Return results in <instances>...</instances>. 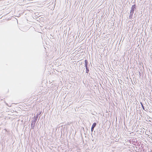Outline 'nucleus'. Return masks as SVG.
I'll list each match as a JSON object with an SVG mask.
<instances>
[{
  "instance_id": "nucleus-2",
  "label": "nucleus",
  "mask_w": 152,
  "mask_h": 152,
  "mask_svg": "<svg viewBox=\"0 0 152 152\" xmlns=\"http://www.w3.org/2000/svg\"><path fill=\"white\" fill-rule=\"evenodd\" d=\"M88 61L87 60H85V66L86 67V68H88Z\"/></svg>"
},
{
  "instance_id": "nucleus-7",
  "label": "nucleus",
  "mask_w": 152,
  "mask_h": 152,
  "mask_svg": "<svg viewBox=\"0 0 152 152\" xmlns=\"http://www.w3.org/2000/svg\"><path fill=\"white\" fill-rule=\"evenodd\" d=\"M140 104H141V106H142V107L143 109L144 110H145V107H144V106H143V104H142V102H140Z\"/></svg>"
},
{
  "instance_id": "nucleus-5",
  "label": "nucleus",
  "mask_w": 152,
  "mask_h": 152,
  "mask_svg": "<svg viewBox=\"0 0 152 152\" xmlns=\"http://www.w3.org/2000/svg\"><path fill=\"white\" fill-rule=\"evenodd\" d=\"M38 116H37L36 117H34V118H33V120L32 121V122H34V123H36V121H37V119Z\"/></svg>"
},
{
  "instance_id": "nucleus-6",
  "label": "nucleus",
  "mask_w": 152,
  "mask_h": 152,
  "mask_svg": "<svg viewBox=\"0 0 152 152\" xmlns=\"http://www.w3.org/2000/svg\"><path fill=\"white\" fill-rule=\"evenodd\" d=\"M96 123H94L93 124L92 126V127L94 128V127H95L96 126Z\"/></svg>"
},
{
  "instance_id": "nucleus-9",
  "label": "nucleus",
  "mask_w": 152,
  "mask_h": 152,
  "mask_svg": "<svg viewBox=\"0 0 152 152\" xmlns=\"http://www.w3.org/2000/svg\"><path fill=\"white\" fill-rule=\"evenodd\" d=\"M94 128H93V127H91V131L92 132L94 131Z\"/></svg>"
},
{
  "instance_id": "nucleus-3",
  "label": "nucleus",
  "mask_w": 152,
  "mask_h": 152,
  "mask_svg": "<svg viewBox=\"0 0 152 152\" xmlns=\"http://www.w3.org/2000/svg\"><path fill=\"white\" fill-rule=\"evenodd\" d=\"M35 123L34 122H31V129H33L34 128Z\"/></svg>"
},
{
  "instance_id": "nucleus-4",
  "label": "nucleus",
  "mask_w": 152,
  "mask_h": 152,
  "mask_svg": "<svg viewBox=\"0 0 152 152\" xmlns=\"http://www.w3.org/2000/svg\"><path fill=\"white\" fill-rule=\"evenodd\" d=\"M133 13L134 12H130V15L129 17V18L130 19H132V16Z\"/></svg>"
},
{
  "instance_id": "nucleus-1",
  "label": "nucleus",
  "mask_w": 152,
  "mask_h": 152,
  "mask_svg": "<svg viewBox=\"0 0 152 152\" xmlns=\"http://www.w3.org/2000/svg\"><path fill=\"white\" fill-rule=\"evenodd\" d=\"M136 9V5L134 4L131 7L130 12L134 13V11Z\"/></svg>"
},
{
  "instance_id": "nucleus-8",
  "label": "nucleus",
  "mask_w": 152,
  "mask_h": 152,
  "mask_svg": "<svg viewBox=\"0 0 152 152\" xmlns=\"http://www.w3.org/2000/svg\"><path fill=\"white\" fill-rule=\"evenodd\" d=\"M86 72L87 73H88L89 72V69H88V68H86Z\"/></svg>"
}]
</instances>
